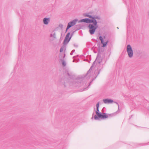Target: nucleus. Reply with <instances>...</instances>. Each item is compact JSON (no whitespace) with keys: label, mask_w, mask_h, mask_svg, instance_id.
<instances>
[{"label":"nucleus","mask_w":149,"mask_h":149,"mask_svg":"<svg viewBox=\"0 0 149 149\" xmlns=\"http://www.w3.org/2000/svg\"><path fill=\"white\" fill-rule=\"evenodd\" d=\"M92 119H93V116L92 117Z\"/></svg>","instance_id":"bb28decb"},{"label":"nucleus","mask_w":149,"mask_h":149,"mask_svg":"<svg viewBox=\"0 0 149 149\" xmlns=\"http://www.w3.org/2000/svg\"><path fill=\"white\" fill-rule=\"evenodd\" d=\"M66 75H67L68 76V77L70 78L72 75V72H70L69 70H66L65 72Z\"/></svg>","instance_id":"1a4fd4ad"},{"label":"nucleus","mask_w":149,"mask_h":149,"mask_svg":"<svg viewBox=\"0 0 149 149\" xmlns=\"http://www.w3.org/2000/svg\"><path fill=\"white\" fill-rule=\"evenodd\" d=\"M127 51L128 56L130 58H132L133 56V52L132 47L130 45H128L127 46Z\"/></svg>","instance_id":"7ed1b4c3"},{"label":"nucleus","mask_w":149,"mask_h":149,"mask_svg":"<svg viewBox=\"0 0 149 149\" xmlns=\"http://www.w3.org/2000/svg\"><path fill=\"white\" fill-rule=\"evenodd\" d=\"M102 61V59H101V58L100 57L97 56L96 58V59L93 63L92 66L91 67L89 70L88 71L86 74V76H88L89 79L90 78V77L91 75V71H92V67L94 65L95 63H96L97 64H100L101 62Z\"/></svg>","instance_id":"f257e3e1"},{"label":"nucleus","mask_w":149,"mask_h":149,"mask_svg":"<svg viewBox=\"0 0 149 149\" xmlns=\"http://www.w3.org/2000/svg\"><path fill=\"white\" fill-rule=\"evenodd\" d=\"M89 16V15L88 14H86V15H85L87 17H88Z\"/></svg>","instance_id":"393cba45"},{"label":"nucleus","mask_w":149,"mask_h":149,"mask_svg":"<svg viewBox=\"0 0 149 149\" xmlns=\"http://www.w3.org/2000/svg\"><path fill=\"white\" fill-rule=\"evenodd\" d=\"M53 37L54 38H56V34L55 32L54 33H53Z\"/></svg>","instance_id":"412c9836"},{"label":"nucleus","mask_w":149,"mask_h":149,"mask_svg":"<svg viewBox=\"0 0 149 149\" xmlns=\"http://www.w3.org/2000/svg\"><path fill=\"white\" fill-rule=\"evenodd\" d=\"M50 37H53V33H51L50 34Z\"/></svg>","instance_id":"b1692460"},{"label":"nucleus","mask_w":149,"mask_h":149,"mask_svg":"<svg viewBox=\"0 0 149 149\" xmlns=\"http://www.w3.org/2000/svg\"><path fill=\"white\" fill-rule=\"evenodd\" d=\"M116 103L118 104V108H119V105L118 103Z\"/></svg>","instance_id":"a878e982"},{"label":"nucleus","mask_w":149,"mask_h":149,"mask_svg":"<svg viewBox=\"0 0 149 149\" xmlns=\"http://www.w3.org/2000/svg\"><path fill=\"white\" fill-rule=\"evenodd\" d=\"M108 117V115L105 113H103L102 119L107 118Z\"/></svg>","instance_id":"9d476101"},{"label":"nucleus","mask_w":149,"mask_h":149,"mask_svg":"<svg viewBox=\"0 0 149 149\" xmlns=\"http://www.w3.org/2000/svg\"><path fill=\"white\" fill-rule=\"evenodd\" d=\"M96 25L93 24H90L88 26V28L89 29V32L91 35L94 34L96 29H97V27L96 26Z\"/></svg>","instance_id":"f03ea898"},{"label":"nucleus","mask_w":149,"mask_h":149,"mask_svg":"<svg viewBox=\"0 0 149 149\" xmlns=\"http://www.w3.org/2000/svg\"><path fill=\"white\" fill-rule=\"evenodd\" d=\"M62 64L64 66H65L66 65V63L64 61H63L62 62Z\"/></svg>","instance_id":"6ab92c4d"},{"label":"nucleus","mask_w":149,"mask_h":149,"mask_svg":"<svg viewBox=\"0 0 149 149\" xmlns=\"http://www.w3.org/2000/svg\"><path fill=\"white\" fill-rule=\"evenodd\" d=\"M99 39L101 41V43H103V38L102 36H100L99 37Z\"/></svg>","instance_id":"4468645a"},{"label":"nucleus","mask_w":149,"mask_h":149,"mask_svg":"<svg viewBox=\"0 0 149 149\" xmlns=\"http://www.w3.org/2000/svg\"><path fill=\"white\" fill-rule=\"evenodd\" d=\"M103 101L106 104L111 103L113 102L112 100L108 99H103Z\"/></svg>","instance_id":"0eeeda50"},{"label":"nucleus","mask_w":149,"mask_h":149,"mask_svg":"<svg viewBox=\"0 0 149 149\" xmlns=\"http://www.w3.org/2000/svg\"><path fill=\"white\" fill-rule=\"evenodd\" d=\"M88 17L91 19V20H94V19L95 20V18L94 17H93L91 15H89V16H88Z\"/></svg>","instance_id":"2eb2a0df"},{"label":"nucleus","mask_w":149,"mask_h":149,"mask_svg":"<svg viewBox=\"0 0 149 149\" xmlns=\"http://www.w3.org/2000/svg\"><path fill=\"white\" fill-rule=\"evenodd\" d=\"M70 33H68L66 36L64 40V42H68L70 40L71 38V37H70V38H69V36H70Z\"/></svg>","instance_id":"423d86ee"},{"label":"nucleus","mask_w":149,"mask_h":149,"mask_svg":"<svg viewBox=\"0 0 149 149\" xmlns=\"http://www.w3.org/2000/svg\"><path fill=\"white\" fill-rule=\"evenodd\" d=\"M75 50L74 49L70 53V54L72 55L73 54V53L75 52Z\"/></svg>","instance_id":"a211bd4d"},{"label":"nucleus","mask_w":149,"mask_h":149,"mask_svg":"<svg viewBox=\"0 0 149 149\" xmlns=\"http://www.w3.org/2000/svg\"><path fill=\"white\" fill-rule=\"evenodd\" d=\"M97 114H96L98 116V117L101 118H102V114L100 113H98L97 112Z\"/></svg>","instance_id":"ddd939ff"},{"label":"nucleus","mask_w":149,"mask_h":149,"mask_svg":"<svg viewBox=\"0 0 149 149\" xmlns=\"http://www.w3.org/2000/svg\"><path fill=\"white\" fill-rule=\"evenodd\" d=\"M64 49V47H62L60 49V52H62L63 51Z\"/></svg>","instance_id":"dca6fc26"},{"label":"nucleus","mask_w":149,"mask_h":149,"mask_svg":"<svg viewBox=\"0 0 149 149\" xmlns=\"http://www.w3.org/2000/svg\"><path fill=\"white\" fill-rule=\"evenodd\" d=\"M77 21V19H75L72 20V21L69 22L68 23V25L67 26L66 30V32H67L68 30V29L70 28L75 25L76 24Z\"/></svg>","instance_id":"20e7f679"},{"label":"nucleus","mask_w":149,"mask_h":149,"mask_svg":"<svg viewBox=\"0 0 149 149\" xmlns=\"http://www.w3.org/2000/svg\"><path fill=\"white\" fill-rule=\"evenodd\" d=\"M94 118L95 120H97L98 119V117L97 116L95 115L94 116Z\"/></svg>","instance_id":"4be33fe9"},{"label":"nucleus","mask_w":149,"mask_h":149,"mask_svg":"<svg viewBox=\"0 0 149 149\" xmlns=\"http://www.w3.org/2000/svg\"><path fill=\"white\" fill-rule=\"evenodd\" d=\"M99 102H98L96 104L97 111H96V114H97V112L98 113H99Z\"/></svg>","instance_id":"9b49d317"},{"label":"nucleus","mask_w":149,"mask_h":149,"mask_svg":"<svg viewBox=\"0 0 149 149\" xmlns=\"http://www.w3.org/2000/svg\"><path fill=\"white\" fill-rule=\"evenodd\" d=\"M86 22L87 23H93L95 25H97V23L96 20H91L88 18H86Z\"/></svg>","instance_id":"39448f33"},{"label":"nucleus","mask_w":149,"mask_h":149,"mask_svg":"<svg viewBox=\"0 0 149 149\" xmlns=\"http://www.w3.org/2000/svg\"><path fill=\"white\" fill-rule=\"evenodd\" d=\"M94 17L95 18V19H100V17L99 16Z\"/></svg>","instance_id":"aec40b11"},{"label":"nucleus","mask_w":149,"mask_h":149,"mask_svg":"<svg viewBox=\"0 0 149 149\" xmlns=\"http://www.w3.org/2000/svg\"><path fill=\"white\" fill-rule=\"evenodd\" d=\"M108 42H109L108 40H107L105 42H103V43H102L103 44L102 47H105L106 46Z\"/></svg>","instance_id":"f8f14e48"},{"label":"nucleus","mask_w":149,"mask_h":149,"mask_svg":"<svg viewBox=\"0 0 149 149\" xmlns=\"http://www.w3.org/2000/svg\"><path fill=\"white\" fill-rule=\"evenodd\" d=\"M86 18L81 19L80 21V22H86Z\"/></svg>","instance_id":"f3484780"},{"label":"nucleus","mask_w":149,"mask_h":149,"mask_svg":"<svg viewBox=\"0 0 149 149\" xmlns=\"http://www.w3.org/2000/svg\"><path fill=\"white\" fill-rule=\"evenodd\" d=\"M59 26L61 28H63V26L62 24H60L59 25Z\"/></svg>","instance_id":"5701e85b"},{"label":"nucleus","mask_w":149,"mask_h":149,"mask_svg":"<svg viewBox=\"0 0 149 149\" xmlns=\"http://www.w3.org/2000/svg\"><path fill=\"white\" fill-rule=\"evenodd\" d=\"M65 54H64V57L65 56Z\"/></svg>","instance_id":"cd10ccee"},{"label":"nucleus","mask_w":149,"mask_h":149,"mask_svg":"<svg viewBox=\"0 0 149 149\" xmlns=\"http://www.w3.org/2000/svg\"><path fill=\"white\" fill-rule=\"evenodd\" d=\"M44 23L46 24H47L50 21V19L49 18H45L43 20Z\"/></svg>","instance_id":"6e6552de"}]
</instances>
